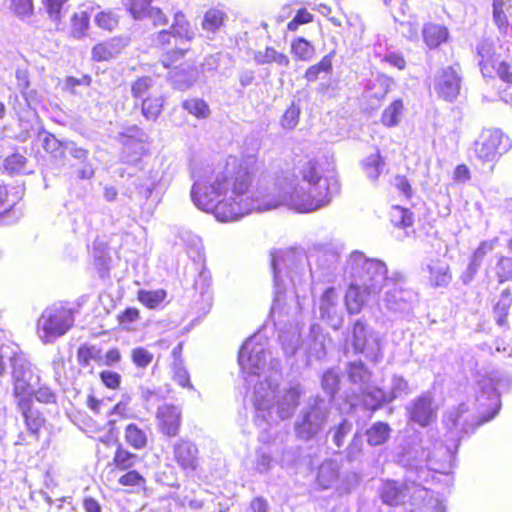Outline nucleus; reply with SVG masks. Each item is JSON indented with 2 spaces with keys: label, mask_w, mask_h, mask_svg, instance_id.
I'll use <instances>...</instances> for the list:
<instances>
[{
  "label": "nucleus",
  "mask_w": 512,
  "mask_h": 512,
  "mask_svg": "<svg viewBox=\"0 0 512 512\" xmlns=\"http://www.w3.org/2000/svg\"><path fill=\"white\" fill-rule=\"evenodd\" d=\"M251 175L248 171L225 170L216 175L210 184L195 183L191 195L202 210L212 212L223 222L235 221L254 209L249 202ZM260 209V206L256 207Z\"/></svg>",
  "instance_id": "f257e3e1"
},
{
  "label": "nucleus",
  "mask_w": 512,
  "mask_h": 512,
  "mask_svg": "<svg viewBox=\"0 0 512 512\" xmlns=\"http://www.w3.org/2000/svg\"><path fill=\"white\" fill-rule=\"evenodd\" d=\"M289 186L285 201L299 213H309L328 205L333 194L339 191L337 181L324 180L321 186L308 184L303 186L296 175H292Z\"/></svg>",
  "instance_id": "f03ea898"
},
{
  "label": "nucleus",
  "mask_w": 512,
  "mask_h": 512,
  "mask_svg": "<svg viewBox=\"0 0 512 512\" xmlns=\"http://www.w3.org/2000/svg\"><path fill=\"white\" fill-rule=\"evenodd\" d=\"M345 272L351 281L361 285L366 292L379 293L387 281V266L384 262L369 259L361 252H353L347 262Z\"/></svg>",
  "instance_id": "7ed1b4c3"
},
{
  "label": "nucleus",
  "mask_w": 512,
  "mask_h": 512,
  "mask_svg": "<svg viewBox=\"0 0 512 512\" xmlns=\"http://www.w3.org/2000/svg\"><path fill=\"white\" fill-rule=\"evenodd\" d=\"M133 108L140 111L148 122H156L161 116L165 98L154 89V79L149 75L136 77L130 84Z\"/></svg>",
  "instance_id": "20e7f679"
},
{
  "label": "nucleus",
  "mask_w": 512,
  "mask_h": 512,
  "mask_svg": "<svg viewBox=\"0 0 512 512\" xmlns=\"http://www.w3.org/2000/svg\"><path fill=\"white\" fill-rule=\"evenodd\" d=\"M510 148V138L498 129L483 131L474 143L476 158L481 164L489 165L491 168Z\"/></svg>",
  "instance_id": "39448f33"
},
{
  "label": "nucleus",
  "mask_w": 512,
  "mask_h": 512,
  "mask_svg": "<svg viewBox=\"0 0 512 512\" xmlns=\"http://www.w3.org/2000/svg\"><path fill=\"white\" fill-rule=\"evenodd\" d=\"M72 325V316L65 309H48L38 319L37 332L43 342L49 343L65 334Z\"/></svg>",
  "instance_id": "423d86ee"
},
{
  "label": "nucleus",
  "mask_w": 512,
  "mask_h": 512,
  "mask_svg": "<svg viewBox=\"0 0 512 512\" xmlns=\"http://www.w3.org/2000/svg\"><path fill=\"white\" fill-rule=\"evenodd\" d=\"M11 365L12 394L17 403L32 402V385L30 384L31 371L27 359L22 351H15L9 356Z\"/></svg>",
  "instance_id": "0eeeda50"
},
{
  "label": "nucleus",
  "mask_w": 512,
  "mask_h": 512,
  "mask_svg": "<svg viewBox=\"0 0 512 512\" xmlns=\"http://www.w3.org/2000/svg\"><path fill=\"white\" fill-rule=\"evenodd\" d=\"M461 70L458 63L439 69L433 80V89L441 100L454 101L461 90Z\"/></svg>",
  "instance_id": "6e6552de"
},
{
  "label": "nucleus",
  "mask_w": 512,
  "mask_h": 512,
  "mask_svg": "<svg viewBox=\"0 0 512 512\" xmlns=\"http://www.w3.org/2000/svg\"><path fill=\"white\" fill-rule=\"evenodd\" d=\"M414 488L415 489L412 491V487L407 483L400 484L395 480H387L380 488L379 497L382 503L389 507H401L407 503L413 506H419L420 503H417L413 496L416 492L426 490L417 485H415Z\"/></svg>",
  "instance_id": "1a4fd4ad"
},
{
  "label": "nucleus",
  "mask_w": 512,
  "mask_h": 512,
  "mask_svg": "<svg viewBox=\"0 0 512 512\" xmlns=\"http://www.w3.org/2000/svg\"><path fill=\"white\" fill-rule=\"evenodd\" d=\"M126 12L136 21L148 19L153 26H166L168 17L159 7L152 5L153 0H122Z\"/></svg>",
  "instance_id": "9d476101"
},
{
  "label": "nucleus",
  "mask_w": 512,
  "mask_h": 512,
  "mask_svg": "<svg viewBox=\"0 0 512 512\" xmlns=\"http://www.w3.org/2000/svg\"><path fill=\"white\" fill-rule=\"evenodd\" d=\"M158 432L166 438H175L180 434L182 425L181 409L171 403L160 405L155 414Z\"/></svg>",
  "instance_id": "9b49d317"
},
{
  "label": "nucleus",
  "mask_w": 512,
  "mask_h": 512,
  "mask_svg": "<svg viewBox=\"0 0 512 512\" xmlns=\"http://www.w3.org/2000/svg\"><path fill=\"white\" fill-rule=\"evenodd\" d=\"M173 37L192 41L195 38V32L183 11H177L173 15V22L170 29L161 30L156 36V46L164 49L171 43Z\"/></svg>",
  "instance_id": "f8f14e48"
},
{
  "label": "nucleus",
  "mask_w": 512,
  "mask_h": 512,
  "mask_svg": "<svg viewBox=\"0 0 512 512\" xmlns=\"http://www.w3.org/2000/svg\"><path fill=\"white\" fill-rule=\"evenodd\" d=\"M173 459L186 475L193 474L200 467L199 449L188 439H180L173 445Z\"/></svg>",
  "instance_id": "ddd939ff"
},
{
  "label": "nucleus",
  "mask_w": 512,
  "mask_h": 512,
  "mask_svg": "<svg viewBox=\"0 0 512 512\" xmlns=\"http://www.w3.org/2000/svg\"><path fill=\"white\" fill-rule=\"evenodd\" d=\"M190 49L174 48L162 53L161 64L175 76L185 75L194 68V59L189 57Z\"/></svg>",
  "instance_id": "4468645a"
},
{
  "label": "nucleus",
  "mask_w": 512,
  "mask_h": 512,
  "mask_svg": "<svg viewBox=\"0 0 512 512\" xmlns=\"http://www.w3.org/2000/svg\"><path fill=\"white\" fill-rule=\"evenodd\" d=\"M126 46L127 41L122 37L99 41L91 49V60L97 63L109 62L119 55Z\"/></svg>",
  "instance_id": "2eb2a0df"
},
{
  "label": "nucleus",
  "mask_w": 512,
  "mask_h": 512,
  "mask_svg": "<svg viewBox=\"0 0 512 512\" xmlns=\"http://www.w3.org/2000/svg\"><path fill=\"white\" fill-rule=\"evenodd\" d=\"M321 172L322 169L318 160L307 158L298 162L292 175H296L298 181L301 179L302 182L308 185L321 186L324 180H330L329 178H323Z\"/></svg>",
  "instance_id": "dca6fc26"
},
{
  "label": "nucleus",
  "mask_w": 512,
  "mask_h": 512,
  "mask_svg": "<svg viewBox=\"0 0 512 512\" xmlns=\"http://www.w3.org/2000/svg\"><path fill=\"white\" fill-rule=\"evenodd\" d=\"M422 39L430 50H436L450 40V32L446 25L427 22L422 28Z\"/></svg>",
  "instance_id": "f3484780"
},
{
  "label": "nucleus",
  "mask_w": 512,
  "mask_h": 512,
  "mask_svg": "<svg viewBox=\"0 0 512 512\" xmlns=\"http://www.w3.org/2000/svg\"><path fill=\"white\" fill-rule=\"evenodd\" d=\"M409 414L410 419L422 427L429 426L436 420V412L432 408L431 399L426 396L415 399Z\"/></svg>",
  "instance_id": "a211bd4d"
},
{
  "label": "nucleus",
  "mask_w": 512,
  "mask_h": 512,
  "mask_svg": "<svg viewBox=\"0 0 512 512\" xmlns=\"http://www.w3.org/2000/svg\"><path fill=\"white\" fill-rule=\"evenodd\" d=\"M373 292H366L361 285L351 281L344 295V304L349 314H358L366 304V300Z\"/></svg>",
  "instance_id": "6ab92c4d"
},
{
  "label": "nucleus",
  "mask_w": 512,
  "mask_h": 512,
  "mask_svg": "<svg viewBox=\"0 0 512 512\" xmlns=\"http://www.w3.org/2000/svg\"><path fill=\"white\" fill-rule=\"evenodd\" d=\"M17 407L22 413L28 431L37 438L45 426L44 417L38 410L33 408L32 402L23 401L22 403H17Z\"/></svg>",
  "instance_id": "aec40b11"
},
{
  "label": "nucleus",
  "mask_w": 512,
  "mask_h": 512,
  "mask_svg": "<svg viewBox=\"0 0 512 512\" xmlns=\"http://www.w3.org/2000/svg\"><path fill=\"white\" fill-rule=\"evenodd\" d=\"M147 429L131 422L124 427V440L134 450H144L149 446V434Z\"/></svg>",
  "instance_id": "412c9836"
},
{
  "label": "nucleus",
  "mask_w": 512,
  "mask_h": 512,
  "mask_svg": "<svg viewBox=\"0 0 512 512\" xmlns=\"http://www.w3.org/2000/svg\"><path fill=\"white\" fill-rule=\"evenodd\" d=\"M404 112L405 104L403 99L398 98L393 100L383 110L380 118L381 124L387 128L396 127L401 122Z\"/></svg>",
  "instance_id": "4be33fe9"
},
{
  "label": "nucleus",
  "mask_w": 512,
  "mask_h": 512,
  "mask_svg": "<svg viewBox=\"0 0 512 512\" xmlns=\"http://www.w3.org/2000/svg\"><path fill=\"white\" fill-rule=\"evenodd\" d=\"M114 442L117 443V447L112 459V465L114 466V469L118 471H126L131 469L138 462L137 455L124 448V446L118 442L117 437L114 438Z\"/></svg>",
  "instance_id": "5701e85b"
},
{
  "label": "nucleus",
  "mask_w": 512,
  "mask_h": 512,
  "mask_svg": "<svg viewBox=\"0 0 512 512\" xmlns=\"http://www.w3.org/2000/svg\"><path fill=\"white\" fill-rule=\"evenodd\" d=\"M492 243L487 241H482L478 247L473 252L470 262L467 266V270L464 273L463 279L465 282L470 281L476 275L484 257L488 252L492 250Z\"/></svg>",
  "instance_id": "b1692460"
},
{
  "label": "nucleus",
  "mask_w": 512,
  "mask_h": 512,
  "mask_svg": "<svg viewBox=\"0 0 512 512\" xmlns=\"http://www.w3.org/2000/svg\"><path fill=\"white\" fill-rule=\"evenodd\" d=\"M254 60L259 65L275 63L282 67L290 64L288 56L282 52H278L274 47L267 46L263 51H257L254 54Z\"/></svg>",
  "instance_id": "393cba45"
},
{
  "label": "nucleus",
  "mask_w": 512,
  "mask_h": 512,
  "mask_svg": "<svg viewBox=\"0 0 512 512\" xmlns=\"http://www.w3.org/2000/svg\"><path fill=\"white\" fill-rule=\"evenodd\" d=\"M167 292L160 288L156 290L139 289L136 298L140 304L150 310L157 309L166 300Z\"/></svg>",
  "instance_id": "a878e982"
},
{
  "label": "nucleus",
  "mask_w": 512,
  "mask_h": 512,
  "mask_svg": "<svg viewBox=\"0 0 512 512\" xmlns=\"http://www.w3.org/2000/svg\"><path fill=\"white\" fill-rule=\"evenodd\" d=\"M385 166V160L380 154L379 150L375 153L368 155L362 161V168L365 175L372 181H377Z\"/></svg>",
  "instance_id": "bb28decb"
},
{
  "label": "nucleus",
  "mask_w": 512,
  "mask_h": 512,
  "mask_svg": "<svg viewBox=\"0 0 512 512\" xmlns=\"http://www.w3.org/2000/svg\"><path fill=\"white\" fill-rule=\"evenodd\" d=\"M512 306V295L509 290H504L499 296V299L493 306V314L496 323L499 326H505L507 324V317L509 310Z\"/></svg>",
  "instance_id": "cd10ccee"
},
{
  "label": "nucleus",
  "mask_w": 512,
  "mask_h": 512,
  "mask_svg": "<svg viewBox=\"0 0 512 512\" xmlns=\"http://www.w3.org/2000/svg\"><path fill=\"white\" fill-rule=\"evenodd\" d=\"M182 108L196 119H207L211 115L209 104L202 98L192 97L181 103Z\"/></svg>",
  "instance_id": "c85d7f7f"
},
{
  "label": "nucleus",
  "mask_w": 512,
  "mask_h": 512,
  "mask_svg": "<svg viewBox=\"0 0 512 512\" xmlns=\"http://www.w3.org/2000/svg\"><path fill=\"white\" fill-rule=\"evenodd\" d=\"M391 428L386 422H375L366 430V440L371 446H379L384 444L390 437Z\"/></svg>",
  "instance_id": "c756f323"
},
{
  "label": "nucleus",
  "mask_w": 512,
  "mask_h": 512,
  "mask_svg": "<svg viewBox=\"0 0 512 512\" xmlns=\"http://www.w3.org/2000/svg\"><path fill=\"white\" fill-rule=\"evenodd\" d=\"M117 139L119 143L126 147L132 148L138 144H143L145 141V134L143 130L136 124L127 126L121 131Z\"/></svg>",
  "instance_id": "7c9ffc66"
},
{
  "label": "nucleus",
  "mask_w": 512,
  "mask_h": 512,
  "mask_svg": "<svg viewBox=\"0 0 512 512\" xmlns=\"http://www.w3.org/2000/svg\"><path fill=\"white\" fill-rule=\"evenodd\" d=\"M225 19L226 13L224 10L211 7L205 12L201 25L205 31L215 33L223 26Z\"/></svg>",
  "instance_id": "2f4dec72"
},
{
  "label": "nucleus",
  "mask_w": 512,
  "mask_h": 512,
  "mask_svg": "<svg viewBox=\"0 0 512 512\" xmlns=\"http://www.w3.org/2000/svg\"><path fill=\"white\" fill-rule=\"evenodd\" d=\"M339 471L330 461L322 463L317 472L316 482L321 489L330 488L338 479Z\"/></svg>",
  "instance_id": "473e14b6"
},
{
  "label": "nucleus",
  "mask_w": 512,
  "mask_h": 512,
  "mask_svg": "<svg viewBox=\"0 0 512 512\" xmlns=\"http://www.w3.org/2000/svg\"><path fill=\"white\" fill-rule=\"evenodd\" d=\"M390 221L394 227L409 228L414 225L415 216L409 208L403 207L401 205H393Z\"/></svg>",
  "instance_id": "72a5a7b5"
},
{
  "label": "nucleus",
  "mask_w": 512,
  "mask_h": 512,
  "mask_svg": "<svg viewBox=\"0 0 512 512\" xmlns=\"http://www.w3.org/2000/svg\"><path fill=\"white\" fill-rule=\"evenodd\" d=\"M332 57V53H329L323 56L318 63L309 66L304 73V78L308 82H315L321 73L331 74L333 70Z\"/></svg>",
  "instance_id": "f704fd0d"
},
{
  "label": "nucleus",
  "mask_w": 512,
  "mask_h": 512,
  "mask_svg": "<svg viewBox=\"0 0 512 512\" xmlns=\"http://www.w3.org/2000/svg\"><path fill=\"white\" fill-rule=\"evenodd\" d=\"M291 53L296 60L309 61L315 54V48L306 38L297 37L291 42Z\"/></svg>",
  "instance_id": "c9c22d12"
},
{
  "label": "nucleus",
  "mask_w": 512,
  "mask_h": 512,
  "mask_svg": "<svg viewBox=\"0 0 512 512\" xmlns=\"http://www.w3.org/2000/svg\"><path fill=\"white\" fill-rule=\"evenodd\" d=\"M78 365L82 368L88 367L92 361L100 363L102 360L100 349L94 345L82 344L76 352Z\"/></svg>",
  "instance_id": "e433bc0d"
},
{
  "label": "nucleus",
  "mask_w": 512,
  "mask_h": 512,
  "mask_svg": "<svg viewBox=\"0 0 512 512\" xmlns=\"http://www.w3.org/2000/svg\"><path fill=\"white\" fill-rule=\"evenodd\" d=\"M352 346L356 353H363L368 346V330L364 322L358 320L352 326Z\"/></svg>",
  "instance_id": "4c0bfd02"
},
{
  "label": "nucleus",
  "mask_w": 512,
  "mask_h": 512,
  "mask_svg": "<svg viewBox=\"0 0 512 512\" xmlns=\"http://www.w3.org/2000/svg\"><path fill=\"white\" fill-rule=\"evenodd\" d=\"M27 163L28 159L25 155L19 152H14L9 154L3 160V169L11 176L19 175L24 172Z\"/></svg>",
  "instance_id": "58836bf2"
},
{
  "label": "nucleus",
  "mask_w": 512,
  "mask_h": 512,
  "mask_svg": "<svg viewBox=\"0 0 512 512\" xmlns=\"http://www.w3.org/2000/svg\"><path fill=\"white\" fill-rule=\"evenodd\" d=\"M428 271H429L428 280H429V284L432 287H435V288L445 287L450 283V281L452 279L450 269L447 265L439 266V267H436L434 265H429Z\"/></svg>",
  "instance_id": "ea45409f"
},
{
  "label": "nucleus",
  "mask_w": 512,
  "mask_h": 512,
  "mask_svg": "<svg viewBox=\"0 0 512 512\" xmlns=\"http://www.w3.org/2000/svg\"><path fill=\"white\" fill-rule=\"evenodd\" d=\"M504 60L498 54H486L482 55L480 61V69L482 74L488 78L496 77V73L503 65Z\"/></svg>",
  "instance_id": "a19ab883"
},
{
  "label": "nucleus",
  "mask_w": 512,
  "mask_h": 512,
  "mask_svg": "<svg viewBox=\"0 0 512 512\" xmlns=\"http://www.w3.org/2000/svg\"><path fill=\"white\" fill-rule=\"evenodd\" d=\"M347 376L349 380L356 384H365L369 382L371 373L364 363L352 362L347 366Z\"/></svg>",
  "instance_id": "79ce46f5"
},
{
  "label": "nucleus",
  "mask_w": 512,
  "mask_h": 512,
  "mask_svg": "<svg viewBox=\"0 0 512 512\" xmlns=\"http://www.w3.org/2000/svg\"><path fill=\"white\" fill-rule=\"evenodd\" d=\"M120 17L118 14L111 10L100 11L95 16V24L98 28L105 30L109 33L115 31L119 25Z\"/></svg>",
  "instance_id": "37998d69"
},
{
  "label": "nucleus",
  "mask_w": 512,
  "mask_h": 512,
  "mask_svg": "<svg viewBox=\"0 0 512 512\" xmlns=\"http://www.w3.org/2000/svg\"><path fill=\"white\" fill-rule=\"evenodd\" d=\"M42 146L54 159H62L65 157V144L59 141L53 134L48 133L44 137Z\"/></svg>",
  "instance_id": "c03bdc74"
},
{
  "label": "nucleus",
  "mask_w": 512,
  "mask_h": 512,
  "mask_svg": "<svg viewBox=\"0 0 512 512\" xmlns=\"http://www.w3.org/2000/svg\"><path fill=\"white\" fill-rule=\"evenodd\" d=\"M89 21L86 12L75 13L71 18V35L76 39L84 37L89 28Z\"/></svg>",
  "instance_id": "a18cd8bd"
},
{
  "label": "nucleus",
  "mask_w": 512,
  "mask_h": 512,
  "mask_svg": "<svg viewBox=\"0 0 512 512\" xmlns=\"http://www.w3.org/2000/svg\"><path fill=\"white\" fill-rule=\"evenodd\" d=\"M338 301L337 291L334 287L327 288L320 301V314L321 318L330 317V309L336 307Z\"/></svg>",
  "instance_id": "49530a36"
},
{
  "label": "nucleus",
  "mask_w": 512,
  "mask_h": 512,
  "mask_svg": "<svg viewBox=\"0 0 512 512\" xmlns=\"http://www.w3.org/2000/svg\"><path fill=\"white\" fill-rule=\"evenodd\" d=\"M118 483L124 487L145 488L146 479L139 471L134 470V469H129V470H126L125 473L119 477Z\"/></svg>",
  "instance_id": "de8ad7c7"
},
{
  "label": "nucleus",
  "mask_w": 512,
  "mask_h": 512,
  "mask_svg": "<svg viewBox=\"0 0 512 512\" xmlns=\"http://www.w3.org/2000/svg\"><path fill=\"white\" fill-rule=\"evenodd\" d=\"M301 391L298 387H290L285 390L279 402V408L284 411L288 408L295 409L300 404Z\"/></svg>",
  "instance_id": "09e8293b"
},
{
  "label": "nucleus",
  "mask_w": 512,
  "mask_h": 512,
  "mask_svg": "<svg viewBox=\"0 0 512 512\" xmlns=\"http://www.w3.org/2000/svg\"><path fill=\"white\" fill-rule=\"evenodd\" d=\"M314 16L306 8L297 10L295 16L287 23V30L295 32L300 25L309 24L313 21Z\"/></svg>",
  "instance_id": "8fccbe9b"
},
{
  "label": "nucleus",
  "mask_w": 512,
  "mask_h": 512,
  "mask_svg": "<svg viewBox=\"0 0 512 512\" xmlns=\"http://www.w3.org/2000/svg\"><path fill=\"white\" fill-rule=\"evenodd\" d=\"M153 358V354L144 347H136L131 351V360L138 368H146Z\"/></svg>",
  "instance_id": "3c124183"
},
{
  "label": "nucleus",
  "mask_w": 512,
  "mask_h": 512,
  "mask_svg": "<svg viewBox=\"0 0 512 512\" xmlns=\"http://www.w3.org/2000/svg\"><path fill=\"white\" fill-rule=\"evenodd\" d=\"M300 108L292 103L281 117V125L285 129H293L299 123Z\"/></svg>",
  "instance_id": "603ef678"
},
{
  "label": "nucleus",
  "mask_w": 512,
  "mask_h": 512,
  "mask_svg": "<svg viewBox=\"0 0 512 512\" xmlns=\"http://www.w3.org/2000/svg\"><path fill=\"white\" fill-rule=\"evenodd\" d=\"M394 187L406 200H410L414 195L413 186L406 175H395Z\"/></svg>",
  "instance_id": "864d4df0"
},
{
  "label": "nucleus",
  "mask_w": 512,
  "mask_h": 512,
  "mask_svg": "<svg viewBox=\"0 0 512 512\" xmlns=\"http://www.w3.org/2000/svg\"><path fill=\"white\" fill-rule=\"evenodd\" d=\"M493 20L500 30H506L508 27V18L505 14V1L493 0Z\"/></svg>",
  "instance_id": "5fc2aeb1"
},
{
  "label": "nucleus",
  "mask_w": 512,
  "mask_h": 512,
  "mask_svg": "<svg viewBox=\"0 0 512 512\" xmlns=\"http://www.w3.org/2000/svg\"><path fill=\"white\" fill-rule=\"evenodd\" d=\"M317 430L318 428L313 427L309 413L304 414L301 423L296 426L297 436L304 440H309Z\"/></svg>",
  "instance_id": "6e6d98bb"
},
{
  "label": "nucleus",
  "mask_w": 512,
  "mask_h": 512,
  "mask_svg": "<svg viewBox=\"0 0 512 512\" xmlns=\"http://www.w3.org/2000/svg\"><path fill=\"white\" fill-rule=\"evenodd\" d=\"M103 385L111 390H117L121 386V375L114 371L104 370L99 373Z\"/></svg>",
  "instance_id": "4d7b16f0"
},
{
  "label": "nucleus",
  "mask_w": 512,
  "mask_h": 512,
  "mask_svg": "<svg viewBox=\"0 0 512 512\" xmlns=\"http://www.w3.org/2000/svg\"><path fill=\"white\" fill-rule=\"evenodd\" d=\"M140 319V310L136 307H126L117 315L119 325L127 326Z\"/></svg>",
  "instance_id": "13d9d810"
},
{
  "label": "nucleus",
  "mask_w": 512,
  "mask_h": 512,
  "mask_svg": "<svg viewBox=\"0 0 512 512\" xmlns=\"http://www.w3.org/2000/svg\"><path fill=\"white\" fill-rule=\"evenodd\" d=\"M37 400L40 403H55L56 396L48 386H40L36 390H32V401Z\"/></svg>",
  "instance_id": "bf43d9fd"
},
{
  "label": "nucleus",
  "mask_w": 512,
  "mask_h": 512,
  "mask_svg": "<svg viewBox=\"0 0 512 512\" xmlns=\"http://www.w3.org/2000/svg\"><path fill=\"white\" fill-rule=\"evenodd\" d=\"M11 9L19 17L30 16L33 13L32 0H10Z\"/></svg>",
  "instance_id": "052dcab7"
},
{
  "label": "nucleus",
  "mask_w": 512,
  "mask_h": 512,
  "mask_svg": "<svg viewBox=\"0 0 512 512\" xmlns=\"http://www.w3.org/2000/svg\"><path fill=\"white\" fill-rule=\"evenodd\" d=\"M110 414H114L119 420H128L133 418L132 409L129 406L128 400H121L117 402L111 409Z\"/></svg>",
  "instance_id": "680f3d73"
},
{
  "label": "nucleus",
  "mask_w": 512,
  "mask_h": 512,
  "mask_svg": "<svg viewBox=\"0 0 512 512\" xmlns=\"http://www.w3.org/2000/svg\"><path fill=\"white\" fill-rule=\"evenodd\" d=\"M398 70H404L407 66L404 55L400 52H389L381 60Z\"/></svg>",
  "instance_id": "e2e57ef3"
},
{
  "label": "nucleus",
  "mask_w": 512,
  "mask_h": 512,
  "mask_svg": "<svg viewBox=\"0 0 512 512\" xmlns=\"http://www.w3.org/2000/svg\"><path fill=\"white\" fill-rule=\"evenodd\" d=\"M8 195V187L0 185V218L11 212L15 206V202H9Z\"/></svg>",
  "instance_id": "0e129e2a"
},
{
  "label": "nucleus",
  "mask_w": 512,
  "mask_h": 512,
  "mask_svg": "<svg viewBox=\"0 0 512 512\" xmlns=\"http://www.w3.org/2000/svg\"><path fill=\"white\" fill-rule=\"evenodd\" d=\"M173 380L181 387L183 388H188L190 390H193L194 387L190 381V376L188 374V372L181 368V367H177L175 370H174V373H173Z\"/></svg>",
  "instance_id": "69168bd1"
},
{
  "label": "nucleus",
  "mask_w": 512,
  "mask_h": 512,
  "mask_svg": "<svg viewBox=\"0 0 512 512\" xmlns=\"http://www.w3.org/2000/svg\"><path fill=\"white\" fill-rule=\"evenodd\" d=\"M91 83L92 77L89 74H84L81 78H76L73 76H67L65 78L66 87L71 91H73L76 86H90Z\"/></svg>",
  "instance_id": "338daca9"
},
{
  "label": "nucleus",
  "mask_w": 512,
  "mask_h": 512,
  "mask_svg": "<svg viewBox=\"0 0 512 512\" xmlns=\"http://www.w3.org/2000/svg\"><path fill=\"white\" fill-rule=\"evenodd\" d=\"M499 276L503 280L512 279V259L500 257L498 260Z\"/></svg>",
  "instance_id": "774afa93"
}]
</instances>
